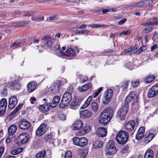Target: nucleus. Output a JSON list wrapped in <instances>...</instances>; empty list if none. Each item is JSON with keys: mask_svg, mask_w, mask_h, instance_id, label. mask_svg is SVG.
Returning <instances> with one entry per match:
<instances>
[{"mask_svg": "<svg viewBox=\"0 0 158 158\" xmlns=\"http://www.w3.org/2000/svg\"><path fill=\"white\" fill-rule=\"evenodd\" d=\"M129 137L128 134L123 131H120L116 137L117 142L121 144H124L127 141Z\"/></svg>", "mask_w": 158, "mask_h": 158, "instance_id": "2", "label": "nucleus"}, {"mask_svg": "<svg viewBox=\"0 0 158 158\" xmlns=\"http://www.w3.org/2000/svg\"><path fill=\"white\" fill-rule=\"evenodd\" d=\"M158 94V83L151 87L148 90L147 95L148 97L152 98Z\"/></svg>", "mask_w": 158, "mask_h": 158, "instance_id": "8", "label": "nucleus"}, {"mask_svg": "<svg viewBox=\"0 0 158 158\" xmlns=\"http://www.w3.org/2000/svg\"><path fill=\"white\" fill-rule=\"evenodd\" d=\"M152 28L151 27H147L145 28L144 30H143V33H147L151 31L152 30Z\"/></svg>", "mask_w": 158, "mask_h": 158, "instance_id": "53", "label": "nucleus"}, {"mask_svg": "<svg viewBox=\"0 0 158 158\" xmlns=\"http://www.w3.org/2000/svg\"><path fill=\"white\" fill-rule=\"evenodd\" d=\"M1 94L2 97H4L7 95V90L6 89H4L1 92Z\"/></svg>", "mask_w": 158, "mask_h": 158, "instance_id": "59", "label": "nucleus"}, {"mask_svg": "<svg viewBox=\"0 0 158 158\" xmlns=\"http://www.w3.org/2000/svg\"><path fill=\"white\" fill-rule=\"evenodd\" d=\"M44 41V46L45 48L51 47L52 45V42H55L56 40L55 38L52 39L50 36H45L42 38Z\"/></svg>", "mask_w": 158, "mask_h": 158, "instance_id": "7", "label": "nucleus"}, {"mask_svg": "<svg viewBox=\"0 0 158 158\" xmlns=\"http://www.w3.org/2000/svg\"><path fill=\"white\" fill-rule=\"evenodd\" d=\"M72 153L70 151H67L65 153L64 158H72Z\"/></svg>", "mask_w": 158, "mask_h": 158, "instance_id": "48", "label": "nucleus"}, {"mask_svg": "<svg viewBox=\"0 0 158 158\" xmlns=\"http://www.w3.org/2000/svg\"><path fill=\"white\" fill-rule=\"evenodd\" d=\"M154 155L153 151L151 149L148 150L145 153L144 158H153Z\"/></svg>", "mask_w": 158, "mask_h": 158, "instance_id": "32", "label": "nucleus"}, {"mask_svg": "<svg viewBox=\"0 0 158 158\" xmlns=\"http://www.w3.org/2000/svg\"><path fill=\"white\" fill-rule=\"evenodd\" d=\"M127 21V19L124 18L122 20H120L118 22V23L119 25L123 24Z\"/></svg>", "mask_w": 158, "mask_h": 158, "instance_id": "61", "label": "nucleus"}, {"mask_svg": "<svg viewBox=\"0 0 158 158\" xmlns=\"http://www.w3.org/2000/svg\"><path fill=\"white\" fill-rule=\"evenodd\" d=\"M46 155V152L45 151L40 152L36 154V158H45Z\"/></svg>", "mask_w": 158, "mask_h": 158, "instance_id": "39", "label": "nucleus"}, {"mask_svg": "<svg viewBox=\"0 0 158 158\" xmlns=\"http://www.w3.org/2000/svg\"><path fill=\"white\" fill-rule=\"evenodd\" d=\"M154 135L153 133L149 134L144 139V142L146 143H148L149 142L154 138Z\"/></svg>", "mask_w": 158, "mask_h": 158, "instance_id": "34", "label": "nucleus"}, {"mask_svg": "<svg viewBox=\"0 0 158 158\" xmlns=\"http://www.w3.org/2000/svg\"><path fill=\"white\" fill-rule=\"evenodd\" d=\"M91 130V128L89 126L86 125L85 126L80 130L76 132V135L78 136L83 135L89 132Z\"/></svg>", "mask_w": 158, "mask_h": 158, "instance_id": "12", "label": "nucleus"}, {"mask_svg": "<svg viewBox=\"0 0 158 158\" xmlns=\"http://www.w3.org/2000/svg\"><path fill=\"white\" fill-rule=\"evenodd\" d=\"M92 113L87 110H82L80 112V115L82 118H89L91 117Z\"/></svg>", "mask_w": 158, "mask_h": 158, "instance_id": "23", "label": "nucleus"}, {"mask_svg": "<svg viewBox=\"0 0 158 158\" xmlns=\"http://www.w3.org/2000/svg\"><path fill=\"white\" fill-rule=\"evenodd\" d=\"M128 85V82L127 81H125L123 82L122 87H123V89H125L127 87Z\"/></svg>", "mask_w": 158, "mask_h": 158, "instance_id": "58", "label": "nucleus"}, {"mask_svg": "<svg viewBox=\"0 0 158 158\" xmlns=\"http://www.w3.org/2000/svg\"><path fill=\"white\" fill-rule=\"evenodd\" d=\"M153 40L156 42L158 43V32H156L154 33Z\"/></svg>", "mask_w": 158, "mask_h": 158, "instance_id": "50", "label": "nucleus"}, {"mask_svg": "<svg viewBox=\"0 0 158 158\" xmlns=\"http://www.w3.org/2000/svg\"><path fill=\"white\" fill-rule=\"evenodd\" d=\"M126 67L129 69L132 70L133 68V65L132 63L129 62L126 64Z\"/></svg>", "mask_w": 158, "mask_h": 158, "instance_id": "56", "label": "nucleus"}, {"mask_svg": "<svg viewBox=\"0 0 158 158\" xmlns=\"http://www.w3.org/2000/svg\"><path fill=\"white\" fill-rule=\"evenodd\" d=\"M27 92L30 93L34 91L37 87V84L35 82H31L27 85Z\"/></svg>", "mask_w": 158, "mask_h": 158, "instance_id": "24", "label": "nucleus"}, {"mask_svg": "<svg viewBox=\"0 0 158 158\" xmlns=\"http://www.w3.org/2000/svg\"><path fill=\"white\" fill-rule=\"evenodd\" d=\"M158 24V21L156 18H151L148 19L146 23L143 24L145 26H150L151 25H156Z\"/></svg>", "mask_w": 158, "mask_h": 158, "instance_id": "25", "label": "nucleus"}, {"mask_svg": "<svg viewBox=\"0 0 158 158\" xmlns=\"http://www.w3.org/2000/svg\"><path fill=\"white\" fill-rule=\"evenodd\" d=\"M88 152L86 150H84L82 151V152H81V157L82 158H85V157L87 155Z\"/></svg>", "mask_w": 158, "mask_h": 158, "instance_id": "55", "label": "nucleus"}, {"mask_svg": "<svg viewBox=\"0 0 158 158\" xmlns=\"http://www.w3.org/2000/svg\"><path fill=\"white\" fill-rule=\"evenodd\" d=\"M22 105L21 104H19L16 108L10 113L11 116L14 115L22 107Z\"/></svg>", "mask_w": 158, "mask_h": 158, "instance_id": "42", "label": "nucleus"}, {"mask_svg": "<svg viewBox=\"0 0 158 158\" xmlns=\"http://www.w3.org/2000/svg\"><path fill=\"white\" fill-rule=\"evenodd\" d=\"M131 31L129 29H128L126 31H123V35H127L131 33Z\"/></svg>", "mask_w": 158, "mask_h": 158, "instance_id": "64", "label": "nucleus"}, {"mask_svg": "<svg viewBox=\"0 0 158 158\" xmlns=\"http://www.w3.org/2000/svg\"><path fill=\"white\" fill-rule=\"evenodd\" d=\"M114 111L110 107L105 108L100 114L98 121L101 124H106L111 119L113 115Z\"/></svg>", "mask_w": 158, "mask_h": 158, "instance_id": "1", "label": "nucleus"}, {"mask_svg": "<svg viewBox=\"0 0 158 158\" xmlns=\"http://www.w3.org/2000/svg\"><path fill=\"white\" fill-rule=\"evenodd\" d=\"M129 109L128 104H124L118 109L117 112V116L121 120H123L125 118V116Z\"/></svg>", "mask_w": 158, "mask_h": 158, "instance_id": "4", "label": "nucleus"}, {"mask_svg": "<svg viewBox=\"0 0 158 158\" xmlns=\"http://www.w3.org/2000/svg\"><path fill=\"white\" fill-rule=\"evenodd\" d=\"M60 85V82L59 81H57L55 83H54L50 87V90L53 93L57 94L59 90V88Z\"/></svg>", "mask_w": 158, "mask_h": 158, "instance_id": "18", "label": "nucleus"}, {"mask_svg": "<svg viewBox=\"0 0 158 158\" xmlns=\"http://www.w3.org/2000/svg\"><path fill=\"white\" fill-rule=\"evenodd\" d=\"M104 26V25H101L99 24H90L88 26V27H90L92 28H99V27H103Z\"/></svg>", "mask_w": 158, "mask_h": 158, "instance_id": "45", "label": "nucleus"}, {"mask_svg": "<svg viewBox=\"0 0 158 158\" xmlns=\"http://www.w3.org/2000/svg\"><path fill=\"white\" fill-rule=\"evenodd\" d=\"M55 133L54 132H51L48 133L46 134L44 136V139L45 141L48 142L49 143L52 141V144L55 146L58 145V144L56 143V139L54 140L53 138L54 137Z\"/></svg>", "mask_w": 158, "mask_h": 158, "instance_id": "11", "label": "nucleus"}, {"mask_svg": "<svg viewBox=\"0 0 158 158\" xmlns=\"http://www.w3.org/2000/svg\"><path fill=\"white\" fill-rule=\"evenodd\" d=\"M73 143L77 146L83 147L86 146L88 143V140L85 137H81L79 138L75 137L73 139Z\"/></svg>", "mask_w": 158, "mask_h": 158, "instance_id": "5", "label": "nucleus"}, {"mask_svg": "<svg viewBox=\"0 0 158 158\" xmlns=\"http://www.w3.org/2000/svg\"><path fill=\"white\" fill-rule=\"evenodd\" d=\"M33 21L40 22L43 21L44 19V17L41 16H36L31 18Z\"/></svg>", "mask_w": 158, "mask_h": 158, "instance_id": "38", "label": "nucleus"}, {"mask_svg": "<svg viewBox=\"0 0 158 158\" xmlns=\"http://www.w3.org/2000/svg\"><path fill=\"white\" fill-rule=\"evenodd\" d=\"M106 153L109 155H113L116 153V148L112 140L109 141L106 146Z\"/></svg>", "mask_w": 158, "mask_h": 158, "instance_id": "6", "label": "nucleus"}, {"mask_svg": "<svg viewBox=\"0 0 158 158\" xmlns=\"http://www.w3.org/2000/svg\"><path fill=\"white\" fill-rule=\"evenodd\" d=\"M60 98L58 96H55L52 100V102L50 104H49L50 106L52 108L55 107L58 104Z\"/></svg>", "mask_w": 158, "mask_h": 158, "instance_id": "27", "label": "nucleus"}, {"mask_svg": "<svg viewBox=\"0 0 158 158\" xmlns=\"http://www.w3.org/2000/svg\"><path fill=\"white\" fill-rule=\"evenodd\" d=\"M14 140V138L10 135H9V137H7L6 139V141L7 143H9L10 142L13 141Z\"/></svg>", "mask_w": 158, "mask_h": 158, "instance_id": "51", "label": "nucleus"}, {"mask_svg": "<svg viewBox=\"0 0 158 158\" xmlns=\"http://www.w3.org/2000/svg\"><path fill=\"white\" fill-rule=\"evenodd\" d=\"M110 100L111 99L104 96V98L102 100V102L104 104L107 105L110 102Z\"/></svg>", "mask_w": 158, "mask_h": 158, "instance_id": "49", "label": "nucleus"}, {"mask_svg": "<svg viewBox=\"0 0 158 158\" xmlns=\"http://www.w3.org/2000/svg\"><path fill=\"white\" fill-rule=\"evenodd\" d=\"M135 126V122L134 120H131L125 124V127L128 132H132L133 134L134 132V129Z\"/></svg>", "mask_w": 158, "mask_h": 158, "instance_id": "13", "label": "nucleus"}, {"mask_svg": "<svg viewBox=\"0 0 158 158\" xmlns=\"http://www.w3.org/2000/svg\"><path fill=\"white\" fill-rule=\"evenodd\" d=\"M29 136L25 132L21 134L18 137L19 142L21 144L26 143L29 140Z\"/></svg>", "mask_w": 158, "mask_h": 158, "instance_id": "14", "label": "nucleus"}, {"mask_svg": "<svg viewBox=\"0 0 158 158\" xmlns=\"http://www.w3.org/2000/svg\"><path fill=\"white\" fill-rule=\"evenodd\" d=\"M147 48L146 46H143L142 47H140L139 49L136 51V52H137V54H139L141 52H142L144 50H145Z\"/></svg>", "mask_w": 158, "mask_h": 158, "instance_id": "46", "label": "nucleus"}, {"mask_svg": "<svg viewBox=\"0 0 158 158\" xmlns=\"http://www.w3.org/2000/svg\"><path fill=\"white\" fill-rule=\"evenodd\" d=\"M82 77V76H81ZM89 78L87 76H84L80 78V81L81 83H84L87 81Z\"/></svg>", "mask_w": 158, "mask_h": 158, "instance_id": "44", "label": "nucleus"}, {"mask_svg": "<svg viewBox=\"0 0 158 158\" xmlns=\"http://www.w3.org/2000/svg\"><path fill=\"white\" fill-rule=\"evenodd\" d=\"M17 99L16 97H11L9 101L8 108L10 109H12L17 104Z\"/></svg>", "mask_w": 158, "mask_h": 158, "instance_id": "16", "label": "nucleus"}, {"mask_svg": "<svg viewBox=\"0 0 158 158\" xmlns=\"http://www.w3.org/2000/svg\"><path fill=\"white\" fill-rule=\"evenodd\" d=\"M50 106L49 103H46L40 105L39 106V109L42 112H45L48 110Z\"/></svg>", "mask_w": 158, "mask_h": 158, "instance_id": "29", "label": "nucleus"}, {"mask_svg": "<svg viewBox=\"0 0 158 158\" xmlns=\"http://www.w3.org/2000/svg\"><path fill=\"white\" fill-rule=\"evenodd\" d=\"M59 119L62 121L65 120L66 119V115L65 114H61L59 116Z\"/></svg>", "mask_w": 158, "mask_h": 158, "instance_id": "52", "label": "nucleus"}, {"mask_svg": "<svg viewBox=\"0 0 158 158\" xmlns=\"http://www.w3.org/2000/svg\"><path fill=\"white\" fill-rule=\"evenodd\" d=\"M83 123L81 120H77L74 123L73 127L74 130H78L81 129L83 126Z\"/></svg>", "mask_w": 158, "mask_h": 158, "instance_id": "21", "label": "nucleus"}, {"mask_svg": "<svg viewBox=\"0 0 158 158\" xmlns=\"http://www.w3.org/2000/svg\"><path fill=\"white\" fill-rule=\"evenodd\" d=\"M129 149V147L127 145L123 147L121 149V153L123 154H125L127 153Z\"/></svg>", "mask_w": 158, "mask_h": 158, "instance_id": "47", "label": "nucleus"}, {"mask_svg": "<svg viewBox=\"0 0 158 158\" xmlns=\"http://www.w3.org/2000/svg\"><path fill=\"white\" fill-rule=\"evenodd\" d=\"M136 48H130L125 50V52H133V53H134L135 52V50H136Z\"/></svg>", "mask_w": 158, "mask_h": 158, "instance_id": "54", "label": "nucleus"}, {"mask_svg": "<svg viewBox=\"0 0 158 158\" xmlns=\"http://www.w3.org/2000/svg\"><path fill=\"white\" fill-rule=\"evenodd\" d=\"M98 108V106L96 102H94L91 104V109L94 111L97 112Z\"/></svg>", "mask_w": 158, "mask_h": 158, "instance_id": "43", "label": "nucleus"}, {"mask_svg": "<svg viewBox=\"0 0 158 158\" xmlns=\"http://www.w3.org/2000/svg\"><path fill=\"white\" fill-rule=\"evenodd\" d=\"M146 2L144 1H141L139 2H135L132 3L131 6L133 7H140L144 5V2Z\"/></svg>", "mask_w": 158, "mask_h": 158, "instance_id": "30", "label": "nucleus"}, {"mask_svg": "<svg viewBox=\"0 0 158 158\" xmlns=\"http://www.w3.org/2000/svg\"><path fill=\"white\" fill-rule=\"evenodd\" d=\"M145 132L144 127H140L138 129L137 132L135 135V137L137 140H140L143 137Z\"/></svg>", "mask_w": 158, "mask_h": 158, "instance_id": "20", "label": "nucleus"}, {"mask_svg": "<svg viewBox=\"0 0 158 158\" xmlns=\"http://www.w3.org/2000/svg\"><path fill=\"white\" fill-rule=\"evenodd\" d=\"M67 56L73 57L76 55L75 52L72 48H69L65 51Z\"/></svg>", "mask_w": 158, "mask_h": 158, "instance_id": "28", "label": "nucleus"}, {"mask_svg": "<svg viewBox=\"0 0 158 158\" xmlns=\"http://www.w3.org/2000/svg\"><path fill=\"white\" fill-rule=\"evenodd\" d=\"M96 133L97 135L99 137H104L107 134V131L106 128L100 127L97 129Z\"/></svg>", "mask_w": 158, "mask_h": 158, "instance_id": "19", "label": "nucleus"}, {"mask_svg": "<svg viewBox=\"0 0 158 158\" xmlns=\"http://www.w3.org/2000/svg\"><path fill=\"white\" fill-rule=\"evenodd\" d=\"M72 99L71 94L69 93H65L63 96L61 103L59 104L60 108H63L68 106Z\"/></svg>", "mask_w": 158, "mask_h": 158, "instance_id": "3", "label": "nucleus"}, {"mask_svg": "<svg viewBox=\"0 0 158 158\" xmlns=\"http://www.w3.org/2000/svg\"><path fill=\"white\" fill-rule=\"evenodd\" d=\"M102 145V143L99 140L96 141L93 144V147L95 148H100Z\"/></svg>", "mask_w": 158, "mask_h": 158, "instance_id": "37", "label": "nucleus"}, {"mask_svg": "<svg viewBox=\"0 0 158 158\" xmlns=\"http://www.w3.org/2000/svg\"><path fill=\"white\" fill-rule=\"evenodd\" d=\"M155 77L153 75H149L146 77L145 81L147 83H149L152 82L155 79Z\"/></svg>", "mask_w": 158, "mask_h": 158, "instance_id": "36", "label": "nucleus"}, {"mask_svg": "<svg viewBox=\"0 0 158 158\" xmlns=\"http://www.w3.org/2000/svg\"><path fill=\"white\" fill-rule=\"evenodd\" d=\"M20 42H15L14 43H13L11 45V47H12V46H15L16 47H18L20 45Z\"/></svg>", "mask_w": 158, "mask_h": 158, "instance_id": "62", "label": "nucleus"}, {"mask_svg": "<svg viewBox=\"0 0 158 158\" xmlns=\"http://www.w3.org/2000/svg\"><path fill=\"white\" fill-rule=\"evenodd\" d=\"M7 106V102L5 98H2L0 100V116L4 114Z\"/></svg>", "mask_w": 158, "mask_h": 158, "instance_id": "10", "label": "nucleus"}, {"mask_svg": "<svg viewBox=\"0 0 158 158\" xmlns=\"http://www.w3.org/2000/svg\"><path fill=\"white\" fill-rule=\"evenodd\" d=\"M136 92L135 91L131 92L125 98V104H127L133 100L135 98H136L135 95Z\"/></svg>", "mask_w": 158, "mask_h": 158, "instance_id": "17", "label": "nucleus"}, {"mask_svg": "<svg viewBox=\"0 0 158 158\" xmlns=\"http://www.w3.org/2000/svg\"><path fill=\"white\" fill-rule=\"evenodd\" d=\"M19 127L21 129L26 130L28 129L30 126V124L25 119L20 120L19 123Z\"/></svg>", "mask_w": 158, "mask_h": 158, "instance_id": "15", "label": "nucleus"}, {"mask_svg": "<svg viewBox=\"0 0 158 158\" xmlns=\"http://www.w3.org/2000/svg\"><path fill=\"white\" fill-rule=\"evenodd\" d=\"M21 86V84L18 81H15L11 83L10 88L12 89L18 90L20 89Z\"/></svg>", "mask_w": 158, "mask_h": 158, "instance_id": "26", "label": "nucleus"}, {"mask_svg": "<svg viewBox=\"0 0 158 158\" xmlns=\"http://www.w3.org/2000/svg\"><path fill=\"white\" fill-rule=\"evenodd\" d=\"M78 106L77 101L74 100L73 101L70 105V108L74 110L77 109Z\"/></svg>", "mask_w": 158, "mask_h": 158, "instance_id": "41", "label": "nucleus"}, {"mask_svg": "<svg viewBox=\"0 0 158 158\" xmlns=\"http://www.w3.org/2000/svg\"><path fill=\"white\" fill-rule=\"evenodd\" d=\"M139 83V81L138 80H137L134 81H133L132 82V84L133 86L134 87L137 86Z\"/></svg>", "mask_w": 158, "mask_h": 158, "instance_id": "57", "label": "nucleus"}, {"mask_svg": "<svg viewBox=\"0 0 158 158\" xmlns=\"http://www.w3.org/2000/svg\"><path fill=\"white\" fill-rule=\"evenodd\" d=\"M17 130V127L15 125H12L8 129L9 135H12L15 133Z\"/></svg>", "mask_w": 158, "mask_h": 158, "instance_id": "31", "label": "nucleus"}, {"mask_svg": "<svg viewBox=\"0 0 158 158\" xmlns=\"http://www.w3.org/2000/svg\"><path fill=\"white\" fill-rule=\"evenodd\" d=\"M47 130V125L44 123L41 124L38 127L36 131V135L40 136L45 133Z\"/></svg>", "mask_w": 158, "mask_h": 158, "instance_id": "9", "label": "nucleus"}, {"mask_svg": "<svg viewBox=\"0 0 158 158\" xmlns=\"http://www.w3.org/2000/svg\"><path fill=\"white\" fill-rule=\"evenodd\" d=\"M113 94L112 89H109L106 90L104 93V96L111 99Z\"/></svg>", "mask_w": 158, "mask_h": 158, "instance_id": "33", "label": "nucleus"}, {"mask_svg": "<svg viewBox=\"0 0 158 158\" xmlns=\"http://www.w3.org/2000/svg\"><path fill=\"white\" fill-rule=\"evenodd\" d=\"M92 99V97L91 96H89L85 102L84 104L81 107V109H84L87 107L89 105Z\"/></svg>", "mask_w": 158, "mask_h": 158, "instance_id": "35", "label": "nucleus"}, {"mask_svg": "<svg viewBox=\"0 0 158 158\" xmlns=\"http://www.w3.org/2000/svg\"><path fill=\"white\" fill-rule=\"evenodd\" d=\"M23 151V148H20L11 151L10 152V153L13 155H17L21 153Z\"/></svg>", "mask_w": 158, "mask_h": 158, "instance_id": "40", "label": "nucleus"}, {"mask_svg": "<svg viewBox=\"0 0 158 158\" xmlns=\"http://www.w3.org/2000/svg\"><path fill=\"white\" fill-rule=\"evenodd\" d=\"M89 32V30H82L81 31H80L78 32V33L79 34H87Z\"/></svg>", "mask_w": 158, "mask_h": 158, "instance_id": "60", "label": "nucleus"}, {"mask_svg": "<svg viewBox=\"0 0 158 158\" xmlns=\"http://www.w3.org/2000/svg\"><path fill=\"white\" fill-rule=\"evenodd\" d=\"M92 85L91 83H87L81 86L78 87V91L80 92H84L87 90L88 89H91Z\"/></svg>", "mask_w": 158, "mask_h": 158, "instance_id": "22", "label": "nucleus"}, {"mask_svg": "<svg viewBox=\"0 0 158 158\" xmlns=\"http://www.w3.org/2000/svg\"><path fill=\"white\" fill-rule=\"evenodd\" d=\"M158 46L157 44H155L151 47V50L152 51L158 48Z\"/></svg>", "mask_w": 158, "mask_h": 158, "instance_id": "63", "label": "nucleus"}]
</instances>
